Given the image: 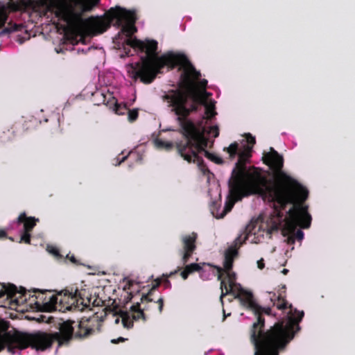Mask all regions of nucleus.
<instances>
[{"instance_id": "obj_30", "label": "nucleus", "mask_w": 355, "mask_h": 355, "mask_svg": "<svg viewBox=\"0 0 355 355\" xmlns=\"http://www.w3.org/2000/svg\"><path fill=\"white\" fill-rule=\"evenodd\" d=\"M8 19V15L3 8L0 10V28L4 26Z\"/></svg>"}, {"instance_id": "obj_44", "label": "nucleus", "mask_w": 355, "mask_h": 355, "mask_svg": "<svg viewBox=\"0 0 355 355\" xmlns=\"http://www.w3.org/2000/svg\"><path fill=\"white\" fill-rule=\"evenodd\" d=\"M52 253H53V254H55V256H57V257H58V256H60V252H59V250H58V249H53V250H52Z\"/></svg>"}, {"instance_id": "obj_33", "label": "nucleus", "mask_w": 355, "mask_h": 355, "mask_svg": "<svg viewBox=\"0 0 355 355\" xmlns=\"http://www.w3.org/2000/svg\"><path fill=\"white\" fill-rule=\"evenodd\" d=\"M21 7L27 8L31 4V0H18Z\"/></svg>"}, {"instance_id": "obj_24", "label": "nucleus", "mask_w": 355, "mask_h": 355, "mask_svg": "<svg viewBox=\"0 0 355 355\" xmlns=\"http://www.w3.org/2000/svg\"><path fill=\"white\" fill-rule=\"evenodd\" d=\"M248 239V234L243 233L240 234L237 238L234 240V245L232 247H235L237 250Z\"/></svg>"}, {"instance_id": "obj_11", "label": "nucleus", "mask_w": 355, "mask_h": 355, "mask_svg": "<svg viewBox=\"0 0 355 355\" xmlns=\"http://www.w3.org/2000/svg\"><path fill=\"white\" fill-rule=\"evenodd\" d=\"M220 286L221 290L220 300L222 304H223V297L230 294L233 295L234 298L239 299L242 305L252 311L256 310L257 311L260 309L258 307V304L254 301L252 293L243 289L240 284L236 283V281L231 284H227L225 279H223Z\"/></svg>"}, {"instance_id": "obj_48", "label": "nucleus", "mask_w": 355, "mask_h": 355, "mask_svg": "<svg viewBox=\"0 0 355 355\" xmlns=\"http://www.w3.org/2000/svg\"><path fill=\"white\" fill-rule=\"evenodd\" d=\"M119 320H120V318H116L115 319V323H116V324H119Z\"/></svg>"}, {"instance_id": "obj_3", "label": "nucleus", "mask_w": 355, "mask_h": 355, "mask_svg": "<svg viewBox=\"0 0 355 355\" xmlns=\"http://www.w3.org/2000/svg\"><path fill=\"white\" fill-rule=\"evenodd\" d=\"M260 309L253 310L257 320L252 324L249 330V338L254 348V355H279L280 351L284 350L295 336V328L300 330L299 322L304 317V312L297 309L293 310L289 306L290 311L288 313V322H276L266 331L265 328V318L263 314L271 315L270 307L264 308L258 304Z\"/></svg>"}, {"instance_id": "obj_50", "label": "nucleus", "mask_w": 355, "mask_h": 355, "mask_svg": "<svg viewBox=\"0 0 355 355\" xmlns=\"http://www.w3.org/2000/svg\"><path fill=\"white\" fill-rule=\"evenodd\" d=\"M15 6L16 7V8H15V10H17V9H19V8L17 5H15Z\"/></svg>"}, {"instance_id": "obj_8", "label": "nucleus", "mask_w": 355, "mask_h": 355, "mask_svg": "<svg viewBox=\"0 0 355 355\" xmlns=\"http://www.w3.org/2000/svg\"><path fill=\"white\" fill-rule=\"evenodd\" d=\"M92 319L81 320L76 322L68 320L59 323V331L52 333L58 347L68 345L73 338H86L94 332Z\"/></svg>"}, {"instance_id": "obj_19", "label": "nucleus", "mask_w": 355, "mask_h": 355, "mask_svg": "<svg viewBox=\"0 0 355 355\" xmlns=\"http://www.w3.org/2000/svg\"><path fill=\"white\" fill-rule=\"evenodd\" d=\"M17 293L25 296L27 291L24 288H21V291L18 292L17 288L13 284L6 285L5 284H0V297L7 295L8 297L13 298Z\"/></svg>"}, {"instance_id": "obj_28", "label": "nucleus", "mask_w": 355, "mask_h": 355, "mask_svg": "<svg viewBox=\"0 0 355 355\" xmlns=\"http://www.w3.org/2000/svg\"><path fill=\"white\" fill-rule=\"evenodd\" d=\"M128 119L129 122L132 123L135 122L139 116V110L138 109H132L128 110Z\"/></svg>"}, {"instance_id": "obj_5", "label": "nucleus", "mask_w": 355, "mask_h": 355, "mask_svg": "<svg viewBox=\"0 0 355 355\" xmlns=\"http://www.w3.org/2000/svg\"><path fill=\"white\" fill-rule=\"evenodd\" d=\"M229 194L227 198L223 213L220 218H223L227 212L233 208L236 202L241 200L243 197L257 195L264 200L270 202H277L282 209L286 207L287 204L292 202L295 198L281 194L280 188L271 187L263 188L250 185L245 183L230 179L228 181Z\"/></svg>"}, {"instance_id": "obj_23", "label": "nucleus", "mask_w": 355, "mask_h": 355, "mask_svg": "<svg viewBox=\"0 0 355 355\" xmlns=\"http://www.w3.org/2000/svg\"><path fill=\"white\" fill-rule=\"evenodd\" d=\"M142 304H144V307L141 309L144 311L150 310L151 309L152 305H155L156 304H158L159 311V313H162V311L163 310V307H164V299H163V297H159L157 301H154L153 300L152 302H149L147 303V302H144Z\"/></svg>"}, {"instance_id": "obj_37", "label": "nucleus", "mask_w": 355, "mask_h": 355, "mask_svg": "<svg viewBox=\"0 0 355 355\" xmlns=\"http://www.w3.org/2000/svg\"><path fill=\"white\" fill-rule=\"evenodd\" d=\"M67 258L68 259H69V261L73 263V264L75 265H78L79 263H78V261L76 259L75 256L73 254L72 255H69V254H67Z\"/></svg>"}, {"instance_id": "obj_46", "label": "nucleus", "mask_w": 355, "mask_h": 355, "mask_svg": "<svg viewBox=\"0 0 355 355\" xmlns=\"http://www.w3.org/2000/svg\"><path fill=\"white\" fill-rule=\"evenodd\" d=\"M282 272L284 274V275H286L288 272V269H283Z\"/></svg>"}, {"instance_id": "obj_40", "label": "nucleus", "mask_w": 355, "mask_h": 355, "mask_svg": "<svg viewBox=\"0 0 355 355\" xmlns=\"http://www.w3.org/2000/svg\"><path fill=\"white\" fill-rule=\"evenodd\" d=\"M207 85V80L205 79H203L200 81V86L205 89Z\"/></svg>"}, {"instance_id": "obj_12", "label": "nucleus", "mask_w": 355, "mask_h": 355, "mask_svg": "<svg viewBox=\"0 0 355 355\" xmlns=\"http://www.w3.org/2000/svg\"><path fill=\"white\" fill-rule=\"evenodd\" d=\"M239 251L235 247L230 246L225 252L223 268L214 265L211 268L216 269L218 280L225 279L227 284H233L236 281V273L232 272L234 259L238 257Z\"/></svg>"}, {"instance_id": "obj_21", "label": "nucleus", "mask_w": 355, "mask_h": 355, "mask_svg": "<svg viewBox=\"0 0 355 355\" xmlns=\"http://www.w3.org/2000/svg\"><path fill=\"white\" fill-rule=\"evenodd\" d=\"M270 300L273 302V305L276 306L278 309L283 310L287 308V301L282 294L276 297V294L274 293L270 297Z\"/></svg>"}, {"instance_id": "obj_35", "label": "nucleus", "mask_w": 355, "mask_h": 355, "mask_svg": "<svg viewBox=\"0 0 355 355\" xmlns=\"http://www.w3.org/2000/svg\"><path fill=\"white\" fill-rule=\"evenodd\" d=\"M198 92L205 98V103L207 102L208 98L211 96V93L207 92L205 89L202 92Z\"/></svg>"}, {"instance_id": "obj_25", "label": "nucleus", "mask_w": 355, "mask_h": 355, "mask_svg": "<svg viewBox=\"0 0 355 355\" xmlns=\"http://www.w3.org/2000/svg\"><path fill=\"white\" fill-rule=\"evenodd\" d=\"M9 25L10 26V27L5 28L1 33V35L6 34V33H10L11 32H15V31H22V29L24 28V26L22 24H10Z\"/></svg>"}, {"instance_id": "obj_41", "label": "nucleus", "mask_w": 355, "mask_h": 355, "mask_svg": "<svg viewBox=\"0 0 355 355\" xmlns=\"http://www.w3.org/2000/svg\"><path fill=\"white\" fill-rule=\"evenodd\" d=\"M211 130L214 132V137H217L219 135V130L217 126L211 127Z\"/></svg>"}, {"instance_id": "obj_32", "label": "nucleus", "mask_w": 355, "mask_h": 355, "mask_svg": "<svg viewBox=\"0 0 355 355\" xmlns=\"http://www.w3.org/2000/svg\"><path fill=\"white\" fill-rule=\"evenodd\" d=\"M158 144L160 146L165 147L168 149H171L173 147V144L171 142H166L163 141H159Z\"/></svg>"}, {"instance_id": "obj_7", "label": "nucleus", "mask_w": 355, "mask_h": 355, "mask_svg": "<svg viewBox=\"0 0 355 355\" xmlns=\"http://www.w3.org/2000/svg\"><path fill=\"white\" fill-rule=\"evenodd\" d=\"M186 128V131L182 132L185 140L176 144L177 150L184 160L188 163H196L199 168L205 173L209 169L199 153L205 154L207 151V139L196 125L189 123Z\"/></svg>"}, {"instance_id": "obj_29", "label": "nucleus", "mask_w": 355, "mask_h": 355, "mask_svg": "<svg viewBox=\"0 0 355 355\" xmlns=\"http://www.w3.org/2000/svg\"><path fill=\"white\" fill-rule=\"evenodd\" d=\"M129 108L125 104H118L115 105V112L119 115H123L128 111Z\"/></svg>"}, {"instance_id": "obj_22", "label": "nucleus", "mask_w": 355, "mask_h": 355, "mask_svg": "<svg viewBox=\"0 0 355 355\" xmlns=\"http://www.w3.org/2000/svg\"><path fill=\"white\" fill-rule=\"evenodd\" d=\"M215 103L216 102L214 101L211 100L209 102H206V104H202L205 107V116L204 119L211 120L216 115Z\"/></svg>"}, {"instance_id": "obj_9", "label": "nucleus", "mask_w": 355, "mask_h": 355, "mask_svg": "<svg viewBox=\"0 0 355 355\" xmlns=\"http://www.w3.org/2000/svg\"><path fill=\"white\" fill-rule=\"evenodd\" d=\"M8 338L15 343L17 349H24L28 347L35 349L37 351H44L51 348L55 341L52 333L38 331L35 334H17L8 335Z\"/></svg>"}, {"instance_id": "obj_51", "label": "nucleus", "mask_w": 355, "mask_h": 355, "mask_svg": "<svg viewBox=\"0 0 355 355\" xmlns=\"http://www.w3.org/2000/svg\"><path fill=\"white\" fill-rule=\"evenodd\" d=\"M223 312H224V317L225 318L226 317V315L225 313V310H223Z\"/></svg>"}, {"instance_id": "obj_20", "label": "nucleus", "mask_w": 355, "mask_h": 355, "mask_svg": "<svg viewBox=\"0 0 355 355\" xmlns=\"http://www.w3.org/2000/svg\"><path fill=\"white\" fill-rule=\"evenodd\" d=\"M162 282V279L160 278H157L154 281V283L153 284V286H152L151 288L149 290L148 293L146 295H142V296L141 297V303H144V302H147V303L149 302H153V299L151 298V296L153 295V292L161 285Z\"/></svg>"}, {"instance_id": "obj_6", "label": "nucleus", "mask_w": 355, "mask_h": 355, "mask_svg": "<svg viewBox=\"0 0 355 355\" xmlns=\"http://www.w3.org/2000/svg\"><path fill=\"white\" fill-rule=\"evenodd\" d=\"M162 98L171 108V112L178 116L177 120L182 132L186 131V128L189 123L195 125L188 117L191 113L197 112L200 105L205 103V98L195 89L188 92L180 89H171Z\"/></svg>"}, {"instance_id": "obj_39", "label": "nucleus", "mask_w": 355, "mask_h": 355, "mask_svg": "<svg viewBox=\"0 0 355 355\" xmlns=\"http://www.w3.org/2000/svg\"><path fill=\"white\" fill-rule=\"evenodd\" d=\"M8 238L7 233L4 230L0 229V239H6Z\"/></svg>"}, {"instance_id": "obj_42", "label": "nucleus", "mask_w": 355, "mask_h": 355, "mask_svg": "<svg viewBox=\"0 0 355 355\" xmlns=\"http://www.w3.org/2000/svg\"><path fill=\"white\" fill-rule=\"evenodd\" d=\"M126 339L123 337H119L117 340H115V339L112 340V343L116 344V343H119V342H123Z\"/></svg>"}, {"instance_id": "obj_18", "label": "nucleus", "mask_w": 355, "mask_h": 355, "mask_svg": "<svg viewBox=\"0 0 355 355\" xmlns=\"http://www.w3.org/2000/svg\"><path fill=\"white\" fill-rule=\"evenodd\" d=\"M39 220L32 216H27L25 212L21 213L17 218L18 225L23 224L21 231L32 232Z\"/></svg>"}, {"instance_id": "obj_15", "label": "nucleus", "mask_w": 355, "mask_h": 355, "mask_svg": "<svg viewBox=\"0 0 355 355\" xmlns=\"http://www.w3.org/2000/svg\"><path fill=\"white\" fill-rule=\"evenodd\" d=\"M130 311L132 316L130 313L127 311H120L119 315L121 318V322L125 328L130 329L133 327V320H142L144 322L146 321L147 317L144 313V311L141 308L139 302H137L130 307Z\"/></svg>"}, {"instance_id": "obj_49", "label": "nucleus", "mask_w": 355, "mask_h": 355, "mask_svg": "<svg viewBox=\"0 0 355 355\" xmlns=\"http://www.w3.org/2000/svg\"><path fill=\"white\" fill-rule=\"evenodd\" d=\"M128 284H129L128 288H130V286L132 284V282H130H130H128Z\"/></svg>"}, {"instance_id": "obj_38", "label": "nucleus", "mask_w": 355, "mask_h": 355, "mask_svg": "<svg viewBox=\"0 0 355 355\" xmlns=\"http://www.w3.org/2000/svg\"><path fill=\"white\" fill-rule=\"evenodd\" d=\"M257 266L261 270L263 269V268L265 267L263 259L261 258L257 261Z\"/></svg>"}, {"instance_id": "obj_16", "label": "nucleus", "mask_w": 355, "mask_h": 355, "mask_svg": "<svg viewBox=\"0 0 355 355\" xmlns=\"http://www.w3.org/2000/svg\"><path fill=\"white\" fill-rule=\"evenodd\" d=\"M10 327L9 322L5 320H0V352L7 347L8 352L14 354L17 349V345L12 339L8 338V335H13L17 334H22L15 329L8 330Z\"/></svg>"}, {"instance_id": "obj_17", "label": "nucleus", "mask_w": 355, "mask_h": 355, "mask_svg": "<svg viewBox=\"0 0 355 355\" xmlns=\"http://www.w3.org/2000/svg\"><path fill=\"white\" fill-rule=\"evenodd\" d=\"M185 265L184 270L181 272L180 275L183 279H187L189 275L193 272H198L200 274V277L202 280H205L206 278H204V272H205V266H214L213 264L202 262L200 263H193L189 265Z\"/></svg>"}, {"instance_id": "obj_43", "label": "nucleus", "mask_w": 355, "mask_h": 355, "mask_svg": "<svg viewBox=\"0 0 355 355\" xmlns=\"http://www.w3.org/2000/svg\"><path fill=\"white\" fill-rule=\"evenodd\" d=\"M177 272H178V270H175V271H173V272H171L169 274H164L162 277H167V278H168V277H172L173 275L176 274V273H177Z\"/></svg>"}, {"instance_id": "obj_13", "label": "nucleus", "mask_w": 355, "mask_h": 355, "mask_svg": "<svg viewBox=\"0 0 355 355\" xmlns=\"http://www.w3.org/2000/svg\"><path fill=\"white\" fill-rule=\"evenodd\" d=\"M48 291L34 289V293H39L38 296H35L37 300L35 302L36 308L41 311L51 312L58 311L59 293L57 295H49Z\"/></svg>"}, {"instance_id": "obj_4", "label": "nucleus", "mask_w": 355, "mask_h": 355, "mask_svg": "<svg viewBox=\"0 0 355 355\" xmlns=\"http://www.w3.org/2000/svg\"><path fill=\"white\" fill-rule=\"evenodd\" d=\"M306 191V197L302 200L300 196H296L292 202L293 206L288 211L287 216H284L283 210L286 207L281 208L277 202L273 203V211L268 220V233L271 234L274 232H277L281 227L282 223L285 222L291 233L295 237V240L302 241L304 238V232L298 230L294 233L297 226L301 228H309L311 223V216L308 213V207L303 206V202L307 199L309 191L303 187ZM288 205V203L287 204Z\"/></svg>"}, {"instance_id": "obj_31", "label": "nucleus", "mask_w": 355, "mask_h": 355, "mask_svg": "<svg viewBox=\"0 0 355 355\" xmlns=\"http://www.w3.org/2000/svg\"><path fill=\"white\" fill-rule=\"evenodd\" d=\"M245 138L248 144V146L252 148V146L255 144L256 142L255 138L253 136H252V135L250 133L245 135Z\"/></svg>"}, {"instance_id": "obj_14", "label": "nucleus", "mask_w": 355, "mask_h": 355, "mask_svg": "<svg viewBox=\"0 0 355 355\" xmlns=\"http://www.w3.org/2000/svg\"><path fill=\"white\" fill-rule=\"evenodd\" d=\"M198 234L196 232H191L188 234H183L180 237L182 249L179 253L182 256V263L186 264L196 250V241Z\"/></svg>"}, {"instance_id": "obj_45", "label": "nucleus", "mask_w": 355, "mask_h": 355, "mask_svg": "<svg viewBox=\"0 0 355 355\" xmlns=\"http://www.w3.org/2000/svg\"><path fill=\"white\" fill-rule=\"evenodd\" d=\"M209 277V273L205 270L204 272V278H206L205 280H207Z\"/></svg>"}, {"instance_id": "obj_10", "label": "nucleus", "mask_w": 355, "mask_h": 355, "mask_svg": "<svg viewBox=\"0 0 355 355\" xmlns=\"http://www.w3.org/2000/svg\"><path fill=\"white\" fill-rule=\"evenodd\" d=\"M85 291H80L76 289L69 291H62L59 293L58 311L61 312L70 311H83L87 307L89 306L90 299L85 300L83 296Z\"/></svg>"}, {"instance_id": "obj_1", "label": "nucleus", "mask_w": 355, "mask_h": 355, "mask_svg": "<svg viewBox=\"0 0 355 355\" xmlns=\"http://www.w3.org/2000/svg\"><path fill=\"white\" fill-rule=\"evenodd\" d=\"M99 1L100 0H75V4L80 8L79 10L73 6H62L56 10L55 17L65 22L70 28L83 26L86 31L92 35L104 33L110 27L111 24L121 28L120 32L114 39V42L122 40L123 35H125L127 38L123 42L124 50L125 45H127L146 53L144 56L141 57V65L134 76L135 79L139 78L144 84L151 83L157 76L162 72L165 67L168 70H172L180 66L184 70L181 75L182 82L187 86L191 85L193 80L200 79V73L196 71L184 54L168 51L159 55L158 42L156 40L146 39L143 41L131 38L137 31L135 25L137 19L135 11L116 7L108 10L107 20L99 17H90L83 19V15L91 11Z\"/></svg>"}, {"instance_id": "obj_2", "label": "nucleus", "mask_w": 355, "mask_h": 355, "mask_svg": "<svg viewBox=\"0 0 355 355\" xmlns=\"http://www.w3.org/2000/svg\"><path fill=\"white\" fill-rule=\"evenodd\" d=\"M223 150L229 155V159L233 160L236 156L238 161L232 169L231 180L245 183L250 185L263 187H279L280 193L295 198L300 196L302 200L306 197V191L296 180L287 175L282 171L284 158L273 148L270 147V152L263 156V162L272 171L275 180L272 181L262 174V169L252 166H247V163L251 157L252 147L245 146L244 150H240L239 144L234 142Z\"/></svg>"}, {"instance_id": "obj_27", "label": "nucleus", "mask_w": 355, "mask_h": 355, "mask_svg": "<svg viewBox=\"0 0 355 355\" xmlns=\"http://www.w3.org/2000/svg\"><path fill=\"white\" fill-rule=\"evenodd\" d=\"M31 232L21 231L19 243L31 244Z\"/></svg>"}, {"instance_id": "obj_36", "label": "nucleus", "mask_w": 355, "mask_h": 355, "mask_svg": "<svg viewBox=\"0 0 355 355\" xmlns=\"http://www.w3.org/2000/svg\"><path fill=\"white\" fill-rule=\"evenodd\" d=\"M295 242V237L291 233V235H289L286 239V243L288 245H293Z\"/></svg>"}, {"instance_id": "obj_26", "label": "nucleus", "mask_w": 355, "mask_h": 355, "mask_svg": "<svg viewBox=\"0 0 355 355\" xmlns=\"http://www.w3.org/2000/svg\"><path fill=\"white\" fill-rule=\"evenodd\" d=\"M205 156L210 159L211 161L214 162L216 164H223V160L221 157H218L217 155L209 153V151H205V153L204 154Z\"/></svg>"}, {"instance_id": "obj_47", "label": "nucleus", "mask_w": 355, "mask_h": 355, "mask_svg": "<svg viewBox=\"0 0 355 355\" xmlns=\"http://www.w3.org/2000/svg\"><path fill=\"white\" fill-rule=\"evenodd\" d=\"M127 157H128V156H125V157H122V159L120 161L119 164H121V162H123L127 159Z\"/></svg>"}, {"instance_id": "obj_34", "label": "nucleus", "mask_w": 355, "mask_h": 355, "mask_svg": "<svg viewBox=\"0 0 355 355\" xmlns=\"http://www.w3.org/2000/svg\"><path fill=\"white\" fill-rule=\"evenodd\" d=\"M162 283H163L164 288H171V282L168 280V278L164 277V279L162 280Z\"/></svg>"}]
</instances>
